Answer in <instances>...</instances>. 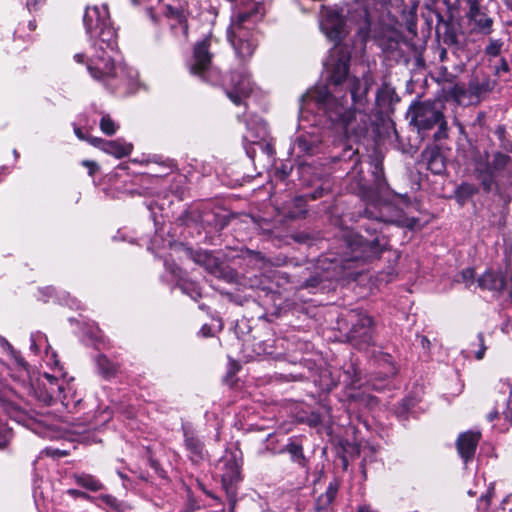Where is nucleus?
<instances>
[{
	"label": "nucleus",
	"mask_w": 512,
	"mask_h": 512,
	"mask_svg": "<svg viewBox=\"0 0 512 512\" xmlns=\"http://www.w3.org/2000/svg\"><path fill=\"white\" fill-rule=\"evenodd\" d=\"M350 55L334 48L324 63L327 80L309 89L300 100L299 117L355 140L365 136L371 124L367 111L370 89L367 77L348 76Z\"/></svg>",
	"instance_id": "f257e3e1"
},
{
	"label": "nucleus",
	"mask_w": 512,
	"mask_h": 512,
	"mask_svg": "<svg viewBox=\"0 0 512 512\" xmlns=\"http://www.w3.org/2000/svg\"><path fill=\"white\" fill-rule=\"evenodd\" d=\"M83 23L94 49L86 63L91 77L112 92L122 88L124 93L132 92L137 73L125 63L116 64L113 56L117 52L116 31L111 25L107 6L87 7Z\"/></svg>",
	"instance_id": "f03ea898"
},
{
	"label": "nucleus",
	"mask_w": 512,
	"mask_h": 512,
	"mask_svg": "<svg viewBox=\"0 0 512 512\" xmlns=\"http://www.w3.org/2000/svg\"><path fill=\"white\" fill-rule=\"evenodd\" d=\"M32 389L35 397L45 405H53L57 402H60L66 408L70 405L71 389L56 376L44 373Z\"/></svg>",
	"instance_id": "7ed1b4c3"
},
{
	"label": "nucleus",
	"mask_w": 512,
	"mask_h": 512,
	"mask_svg": "<svg viewBox=\"0 0 512 512\" xmlns=\"http://www.w3.org/2000/svg\"><path fill=\"white\" fill-rule=\"evenodd\" d=\"M209 47V38L197 42L187 66L192 75L198 76L205 82L216 84L220 81V72L212 65V54Z\"/></svg>",
	"instance_id": "20e7f679"
},
{
	"label": "nucleus",
	"mask_w": 512,
	"mask_h": 512,
	"mask_svg": "<svg viewBox=\"0 0 512 512\" xmlns=\"http://www.w3.org/2000/svg\"><path fill=\"white\" fill-rule=\"evenodd\" d=\"M242 451L238 447L226 448L219 459L218 469L221 472L222 486L229 497L236 496V485L242 480Z\"/></svg>",
	"instance_id": "39448f33"
},
{
	"label": "nucleus",
	"mask_w": 512,
	"mask_h": 512,
	"mask_svg": "<svg viewBox=\"0 0 512 512\" xmlns=\"http://www.w3.org/2000/svg\"><path fill=\"white\" fill-rule=\"evenodd\" d=\"M441 101L418 102V128L430 129L434 125L438 130L434 133V139L440 141L448 136L447 122L441 112Z\"/></svg>",
	"instance_id": "423d86ee"
},
{
	"label": "nucleus",
	"mask_w": 512,
	"mask_h": 512,
	"mask_svg": "<svg viewBox=\"0 0 512 512\" xmlns=\"http://www.w3.org/2000/svg\"><path fill=\"white\" fill-rule=\"evenodd\" d=\"M181 432L183 448L187 459L194 465H199L209 459V452L199 431L191 422H182Z\"/></svg>",
	"instance_id": "0eeeda50"
},
{
	"label": "nucleus",
	"mask_w": 512,
	"mask_h": 512,
	"mask_svg": "<svg viewBox=\"0 0 512 512\" xmlns=\"http://www.w3.org/2000/svg\"><path fill=\"white\" fill-rule=\"evenodd\" d=\"M427 9V13H422V18L424 19L428 29H431L433 22L436 21L435 30L437 37L442 39L448 46L458 47L460 44L459 25L451 21L443 20L441 14L438 11L431 9L429 6H427Z\"/></svg>",
	"instance_id": "6e6552de"
},
{
	"label": "nucleus",
	"mask_w": 512,
	"mask_h": 512,
	"mask_svg": "<svg viewBox=\"0 0 512 512\" xmlns=\"http://www.w3.org/2000/svg\"><path fill=\"white\" fill-rule=\"evenodd\" d=\"M495 87V81L490 78L472 79L467 88L455 86L454 97L456 101L463 105L477 104L480 100L490 93Z\"/></svg>",
	"instance_id": "1a4fd4ad"
},
{
	"label": "nucleus",
	"mask_w": 512,
	"mask_h": 512,
	"mask_svg": "<svg viewBox=\"0 0 512 512\" xmlns=\"http://www.w3.org/2000/svg\"><path fill=\"white\" fill-rule=\"evenodd\" d=\"M253 90V82L245 67L231 71L226 84V95L235 104L240 105Z\"/></svg>",
	"instance_id": "9d476101"
},
{
	"label": "nucleus",
	"mask_w": 512,
	"mask_h": 512,
	"mask_svg": "<svg viewBox=\"0 0 512 512\" xmlns=\"http://www.w3.org/2000/svg\"><path fill=\"white\" fill-rule=\"evenodd\" d=\"M348 317L351 322L349 339L356 345L369 344L372 340V318L355 311H350Z\"/></svg>",
	"instance_id": "9b49d317"
},
{
	"label": "nucleus",
	"mask_w": 512,
	"mask_h": 512,
	"mask_svg": "<svg viewBox=\"0 0 512 512\" xmlns=\"http://www.w3.org/2000/svg\"><path fill=\"white\" fill-rule=\"evenodd\" d=\"M243 121L248 133L243 136V140L258 144L260 140L265 139L267 136V125L265 121L258 115L252 113H245L242 117H238Z\"/></svg>",
	"instance_id": "f8f14e48"
},
{
	"label": "nucleus",
	"mask_w": 512,
	"mask_h": 512,
	"mask_svg": "<svg viewBox=\"0 0 512 512\" xmlns=\"http://www.w3.org/2000/svg\"><path fill=\"white\" fill-rule=\"evenodd\" d=\"M345 21L335 10H328L321 21V29L331 41L341 40Z\"/></svg>",
	"instance_id": "ddd939ff"
},
{
	"label": "nucleus",
	"mask_w": 512,
	"mask_h": 512,
	"mask_svg": "<svg viewBox=\"0 0 512 512\" xmlns=\"http://www.w3.org/2000/svg\"><path fill=\"white\" fill-rule=\"evenodd\" d=\"M89 143L107 154L113 155L116 158L128 156L133 149L132 144L126 143L120 139L117 140H104L99 137H92Z\"/></svg>",
	"instance_id": "4468645a"
},
{
	"label": "nucleus",
	"mask_w": 512,
	"mask_h": 512,
	"mask_svg": "<svg viewBox=\"0 0 512 512\" xmlns=\"http://www.w3.org/2000/svg\"><path fill=\"white\" fill-rule=\"evenodd\" d=\"M481 434L479 432H464L460 434L456 441L459 455L465 462L474 457Z\"/></svg>",
	"instance_id": "2eb2a0df"
},
{
	"label": "nucleus",
	"mask_w": 512,
	"mask_h": 512,
	"mask_svg": "<svg viewBox=\"0 0 512 512\" xmlns=\"http://www.w3.org/2000/svg\"><path fill=\"white\" fill-rule=\"evenodd\" d=\"M339 484L336 481H332L326 488V491L318 496L315 502V512H330L332 509V503L338 493Z\"/></svg>",
	"instance_id": "dca6fc26"
},
{
	"label": "nucleus",
	"mask_w": 512,
	"mask_h": 512,
	"mask_svg": "<svg viewBox=\"0 0 512 512\" xmlns=\"http://www.w3.org/2000/svg\"><path fill=\"white\" fill-rule=\"evenodd\" d=\"M379 245V240L377 238L372 241L360 242L359 244H357L356 248H352L351 255L345 256L342 259L344 267H349V262L357 261L360 258H363V253L366 252L367 248H369L371 254L377 255L381 251Z\"/></svg>",
	"instance_id": "f3484780"
},
{
	"label": "nucleus",
	"mask_w": 512,
	"mask_h": 512,
	"mask_svg": "<svg viewBox=\"0 0 512 512\" xmlns=\"http://www.w3.org/2000/svg\"><path fill=\"white\" fill-rule=\"evenodd\" d=\"M280 452H287L293 463L303 469H309V460L304 455L303 446L293 438L289 439V442L281 449Z\"/></svg>",
	"instance_id": "a211bd4d"
},
{
	"label": "nucleus",
	"mask_w": 512,
	"mask_h": 512,
	"mask_svg": "<svg viewBox=\"0 0 512 512\" xmlns=\"http://www.w3.org/2000/svg\"><path fill=\"white\" fill-rule=\"evenodd\" d=\"M320 142L317 136L301 134L294 141L293 150H297L302 154L312 155L317 152Z\"/></svg>",
	"instance_id": "6ab92c4d"
},
{
	"label": "nucleus",
	"mask_w": 512,
	"mask_h": 512,
	"mask_svg": "<svg viewBox=\"0 0 512 512\" xmlns=\"http://www.w3.org/2000/svg\"><path fill=\"white\" fill-rule=\"evenodd\" d=\"M478 285L482 289L502 292L505 288V279L500 274L487 271L478 279Z\"/></svg>",
	"instance_id": "aec40b11"
},
{
	"label": "nucleus",
	"mask_w": 512,
	"mask_h": 512,
	"mask_svg": "<svg viewBox=\"0 0 512 512\" xmlns=\"http://www.w3.org/2000/svg\"><path fill=\"white\" fill-rule=\"evenodd\" d=\"M399 101L394 88L384 84L377 92L376 104L382 111H388Z\"/></svg>",
	"instance_id": "412c9836"
},
{
	"label": "nucleus",
	"mask_w": 512,
	"mask_h": 512,
	"mask_svg": "<svg viewBox=\"0 0 512 512\" xmlns=\"http://www.w3.org/2000/svg\"><path fill=\"white\" fill-rule=\"evenodd\" d=\"M13 358L15 360V364L17 368L19 369L17 375H13L12 377L15 379V381L19 382L21 385L26 386L28 385L29 380V371H28V364L25 361V359L20 355V353L16 351H12Z\"/></svg>",
	"instance_id": "4be33fe9"
},
{
	"label": "nucleus",
	"mask_w": 512,
	"mask_h": 512,
	"mask_svg": "<svg viewBox=\"0 0 512 512\" xmlns=\"http://www.w3.org/2000/svg\"><path fill=\"white\" fill-rule=\"evenodd\" d=\"M477 178L481 181L486 192L491 191L494 184L495 172L488 168L485 164L476 167Z\"/></svg>",
	"instance_id": "5701e85b"
},
{
	"label": "nucleus",
	"mask_w": 512,
	"mask_h": 512,
	"mask_svg": "<svg viewBox=\"0 0 512 512\" xmlns=\"http://www.w3.org/2000/svg\"><path fill=\"white\" fill-rule=\"evenodd\" d=\"M75 481L79 486L93 492L99 491L103 488V484L94 476L89 474L77 475L75 476Z\"/></svg>",
	"instance_id": "b1692460"
},
{
	"label": "nucleus",
	"mask_w": 512,
	"mask_h": 512,
	"mask_svg": "<svg viewBox=\"0 0 512 512\" xmlns=\"http://www.w3.org/2000/svg\"><path fill=\"white\" fill-rule=\"evenodd\" d=\"M424 160H427V168L435 174H440L444 168L443 160L441 155L436 152H424L422 153Z\"/></svg>",
	"instance_id": "393cba45"
},
{
	"label": "nucleus",
	"mask_w": 512,
	"mask_h": 512,
	"mask_svg": "<svg viewBox=\"0 0 512 512\" xmlns=\"http://www.w3.org/2000/svg\"><path fill=\"white\" fill-rule=\"evenodd\" d=\"M511 158L503 154L501 152H496L493 155V159L490 163L485 164L488 168H490L495 173L504 170L508 164L510 163Z\"/></svg>",
	"instance_id": "a878e982"
},
{
	"label": "nucleus",
	"mask_w": 512,
	"mask_h": 512,
	"mask_svg": "<svg viewBox=\"0 0 512 512\" xmlns=\"http://www.w3.org/2000/svg\"><path fill=\"white\" fill-rule=\"evenodd\" d=\"M96 364H97L99 372L105 377H109L116 372V366L114 365V363H112L104 355L97 356Z\"/></svg>",
	"instance_id": "bb28decb"
},
{
	"label": "nucleus",
	"mask_w": 512,
	"mask_h": 512,
	"mask_svg": "<svg viewBox=\"0 0 512 512\" xmlns=\"http://www.w3.org/2000/svg\"><path fill=\"white\" fill-rule=\"evenodd\" d=\"M472 22L478 28V30L487 35L492 31L493 19L487 16L485 13H481V16H478Z\"/></svg>",
	"instance_id": "cd10ccee"
},
{
	"label": "nucleus",
	"mask_w": 512,
	"mask_h": 512,
	"mask_svg": "<svg viewBox=\"0 0 512 512\" xmlns=\"http://www.w3.org/2000/svg\"><path fill=\"white\" fill-rule=\"evenodd\" d=\"M119 128V125L108 114H104L100 120L101 131L108 135H114Z\"/></svg>",
	"instance_id": "c85d7f7f"
},
{
	"label": "nucleus",
	"mask_w": 512,
	"mask_h": 512,
	"mask_svg": "<svg viewBox=\"0 0 512 512\" xmlns=\"http://www.w3.org/2000/svg\"><path fill=\"white\" fill-rule=\"evenodd\" d=\"M319 385L322 390L330 391L337 385V380L331 376L329 370L325 369L321 372Z\"/></svg>",
	"instance_id": "c756f323"
},
{
	"label": "nucleus",
	"mask_w": 512,
	"mask_h": 512,
	"mask_svg": "<svg viewBox=\"0 0 512 512\" xmlns=\"http://www.w3.org/2000/svg\"><path fill=\"white\" fill-rule=\"evenodd\" d=\"M179 286L182 292L190 296L192 299L197 300L201 297L200 289L196 283L191 281H182Z\"/></svg>",
	"instance_id": "7c9ffc66"
},
{
	"label": "nucleus",
	"mask_w": 512,
	"mask_h": 512,
	"mask_svg": "<svg viewBox=\"0 0 512 512\" xmlns=\"http://www.w3.org/2000/svg\"><path fill=\"white\" fill-rule=\"evenodd\" d=\"M30 340H31L30 349L35 354H37L40 351V348L43 345V343L47 342L46 336L41 332L32 333Z\"/></svg>",
	"instance_id": "2f4dec72"
},
{
	"label": "nucleus",
	"mask_w": 512,
	"mask_h": 512,
	"mask_svg": "<svg viewBox=\"0 0 512 512\" xmlns=\"http://www.w3.org/2000/svg\"><path fill=\"white\" fill-rule=\"evenodd\" d=\"M469 8L468 12L466 13V17L472 21L478 16H481V13H483L480 10V2L479 0H468L465 2Z\"/></svg>",
	"instance_id": "473e14b6"
},
{
	"label": "nucleus",
	"mask_w": 512,
	"mask_h": 512,
	"mask_svg": "<svg viewBox=\"0 0 512 512\" xmlns=\"http://www.w3.org/2000/svg\"><path fill=\"white\" fill-rule=\"evenodd\" d=\"M294 205L297 207V211H290L287 216L291 219L303 216L306 213L305 200L303 197H297L293 200Z\"/></svg>",
	"instance_id": "72a5a7b5"
},
{
	"label": "nucleus",
	"mask_w": 512,
	"mask_h": 512,
	"mask_svg": "<svg viewBox=\"0 0 512 512\" xmlns=\"http://www.w3.org/2000/svg\"><path fill=\"white\" fill-rule=\"evenodd\" d=\"M168 15L170 17L174 18L175 20H177L178 23L181 24L183 29L186 31V29H187V25L185 24L186 18H185L184 12L182 10L173 8V7H169Z\"/></svg>",
	"instance_id": "f704fd0d"
},
{
	"label": "nucleus",
	"mask_w": 512,
	"mask_h": 512,
	"mask_svg": "<svg viewBox=\"0 0 512 512\" xmlns=\"http://www.w3.org/2000/svg\"><path fill=\"white\" fill-rule=\"evenodd\" d=\"M338 159L343 161H351L354 163V165H356L359 161L357 152L350 146H347L344 149L343 154Z\"/></svg>",
	"instance_id": "c9c22d12"
},
{
	"label": "nucleus",
	"mask_w": 512,
	"mask_h": 512,
	"mask_svg": "<svg viewBox=\"0 0 512 512\" xmlns=\"http://www.w3.org/2000/svg\"><path fill=\"white\" fill-rule=\"evenodd\" d=\"M458 194L463 197H471L477 192V188L469 183H463L458 187Z\"/></svg>",
	"instance_id": "e433bc0d"
},
{
	"label": "nucleus",
	"mask_w": 512,
	"mask_h": 512,
	"mask_svg": "<svg viewBox=\"0 0 512 512\" xmlns=\"http://www.w3.org/2000/svg\"><path fill=\"white\" fill-rule=\"evenodd\" d=\"M501 50V43L498 40H491L490 44L486 47L485 52L490 56H497Z\"/></svg>",
	"instance_id": "4c0bfd02"
},
{
	"label": "nucleus",
	"mask_w": 512,
	"mask_h": 512,
	"mask_svg": "<svg viewBox=\"0 0 512 512\" xmlns=\"http://www.w3.org/2000/svg\"><path fill=\"white\" fill-rule=\"evenodd\" d=\"M477 338L479 341V350L475 352V357L477 360H481L485 355L487 347L485 346L484 335L482 332L478 333Z\"/></svg>",
	"instance_id": "58836bf2"
},
{
	"label": "nucleus",
	"mask_w": 512,
	"mask_h": 512,
	"mask_svg": "<svg viewBox=\"0 0 512 512\" xmlns=\"http://www.w3.org/2000/svg\"><path fill=\"white\" fill-rule=\"evenodd\" d=\"M99 499H101L106 505L110 506L111 508L119 509L120 507L119 501L112 495L103 494L100 495Z\"/></svg>",
	"instance_id": "ea45409f"
},
{
	"label": "nucleus",
	"mask_w": 512,
	"mask_h": 512,
	"mask_svg": "<svg viewBox=\"0 0 512 512\" xmlns=\"http://www.w3.org/2000/svg\"><path fill=\"white\" fill-rule=\"evenodd\" d=\"M460 277L461 281L464 282L467 287H469L470 284L473 283L474 270L471 268H466L461 272Z\"/></svg>",
	"instance_id": "a19ab883"
},
{
	"label": "nucleus",
	"mask_w": 512,
	"mask_h": 512,
	"mask_svg": "<svg viewBox=\"0 0 512 512\" xmlns=\"http://www.w3.org/2000/svg\"><path fill=\"white\" fill-rule=\"evenodd\" d=\"M390 208V205L389 204H383L381 210H380V214L378 216H375V219L377 220H380V221H385V222H400L399 219H392V218H386L385 215H384V212L383 210L384 209H389Z\"/></svg>",
	"instance_id": "79ce46f5"
},
{
	"label": "nucleus",
	"mask_w": 512,
	"mask_h": 512,
	"mask_svg": "<svg viewBox=\"0 0 512 512\" xmlns=\"http://www.w3.org/2000/svg\"><path fill=\"white\" fill-rule=\"evenodd\" d=\"M67 494L74 497V498H83V499H90V495L86 492L77 490V489H68Z\"/></svg>",
	"instance_id": "37998d69"
},
{
	"label": "nucleus",
	"mask_w": 512,
	"mask_h": 512,
	"mask_svg": "<svg viewBox=\"0 0 512 512\" xmlns=\"http://www.w3.org/2000/svg\"><path fill=\"white\" fill-rule=\"evenodd\" d=\"M408 115L410 118V124L416 125V99H414L411 102V104L409 106V110H408Z\"/></svg>",
	"instance_id": "c03bdc74"
},
{
	"label": "nucleus",
	"mask_w": 512,
	"mask_h": 512,
	"mask_svg": "<svg viewBox=\"0 0 512 512\" xmlns=\"http://www.w3.org/2000/svg\"><path fill=\"white\" fill-rule=\"evenodd\" d=\"M82 165L88 168V172L90 176H93L95 172L98 170V165L90 160H83Z\"/></svg>",
	"instance_id": "a18cd8bd"
},
{
	"label": "nucleus",
	"mask_w": 512,
	"mask_h": 512,
	"mask_svg": "<svg viewBox=\"0 0 512 512\" xmlns=\"http://www.w3.org/2000/svg\"><path fill=\"white\" fill-rule=\"evenodd\" d=\"M405 6L404 11L408 10L409 14L413 15L416 11V2L413 0H401Z\"/></svg>",
	"instance_id": "49530a36"
},
{
	"label": "nucleus",
	"mask_w": 512,
	"mask_h": 512,
	"mask_svg": "<svg viewBox=\"0 0 512 512\" xmlns=\"http://www.w3.org/2000/svg\"><path fill=\"white\" fill-rule=\"evenodd\" d=\"M247 254L251 260H255L257 262H263L265 260V257L262 255V253L258 251L248 250Z\"/></svg>",
	"instance_id": "de8ad7c7"
},
{
	"label": "nucleus",
	"mask_w": 512,
	"mask_h": 512,
	"mask_svg": "<svg viewBox=\"0 0 512 512\" xmlns=\"http://www.w3.org/2000/svg\"><path fill=\"white\" fill-rule=\"evenodd\" d=\"M45 0H27L26 6L29 11H35L39 5H42Z\"/></svg>",
	"instance_id": "09e8293b"
},
{
	"label": "nucleus",
	"mask_w": 512,
	"mask_h": 512,
	"mask_svg": "<svg viewBox=\"0 0 512 512\" xmlns=\"http://www.w3.org/2000/svg\"><path fill=\"white\" fill-rule=\"evenodd\" d=\"M74 133L80 140H87L89 142V140L92 138V137L86 138L82 129L77 126H74Z\"/></svg>",
	"instance_id": "8fccbe9b"
},
{
	"label": "nucleus",
	"mask_w": 512,
	"mask_h": 512,
	"mask_svg": "<svg viewBox=\"0 0 512 512\" xmlns=\"http://www.w3.org/2000/svg\"><path fill=\"white\" fill-rule=\"evenodd\" d=\"M496 135L500 139L501 143L505 141V128L503 126H499L496 129Z\"/></svg>",
	"instance_id": "3c124183"
},
{
	"label": "nucleus",
	"mask_w": 512,
	"mask_h": 512,
	"mask_svg": "<svg viewBox=\"0 0 512 512\" xmlns=\"http://www.w3.org/2000/svg\"><path fill=\"white\" fill-rule=\"evenodd\" d=\"M500 71H503V72H508V71H509V65H508V62H507L505 59H502V60H501V64H500V66L497 68V72H500Z\"/></svg>",
	"instance_id": "603ef678"
},
{
	"label": "nucleus",
	"mask_w": 512,
	"mask_h": 512,
	"mask_svg": "<svg viewBox=\"0 0 512 512\" xmlns=\"http://www.w3.org/2000/svg\"><path fill=\"white\" fill-rule=\"evenodd\" d=\"M421 345H422L423 349L429 350L431 343H430L429 339L424 336L421 339Z\"/></svg>",
	"instance_id": "864d4df0"
},
{
	"label": "nucleus",
	"mask_w": 512,
	"mask_h": 512,
	"mask_svg": "<svg viewBox=\"0 0 512 512\" xmlns=\"http://www.w3.org/2000/svg\"><path fill=\"white\" fill-rule=\"evenodd\" d=\"M85 54L83 53H77L74 55V60L77 62V63H84L85 62Z\"/></svg>",
	"instance_id": "5fc2aeb1"
},
{
	"label": "nucleus",
	"mask_w": 512,
	"mask_h": 512,
	"mask_svg": "<svg viewBox=\"0 0 512 512\" xmlns=\"http://www.w3.org/2000/svg\"><path fill=\"white\" fill-rule=\"evenodd\" d=\"M501 145H502V147H503L505 150H507V151H509V152H512V143H511V142H508V141H506V140H505L504 142H502V144H501Z\"/></svg>",
	"instance_id": "6e6d98bb"
},
{
	"label": "nucleus",
	"mask_w": 512,
	"mask_h": 512,
	"mask_svg": "<svg viewBox=\"0 0 512 512\" xmlns=\"http://www.w3.org/2000/svg\"><path fill=\"white\" fill-rule=\"evenodd\" d=\"M357 512H373L371 507L368 505L360 506L357 510Z\"/></svg>",
	"instance_id": "4d7b16f0"
},
{
	"label": "nucleus",
	"mask_w": 512,
	"mask_h": 512,
	"mask_svg": "<svg viewBox=\"0 0 512 512\" xmlns=\"http://www.w3.org/2000/svg\"><path fill=\"white\" fill-rule=\"evenodd\" d=\"M210 327L207 326V325H204L202 328H201V333L203 336H208L210 335Z\"/></svg>",
	"instance_id": "13d9d810"
},
{
	"label": "nucleus",
	"mask_w": 512,
	"mask_h": 512,
	"mask_svg": "<svg viewBox=\"0 0 512 512\" xmlns=\"http://www.w3.org/2000/svg\"><path fill=\"white\" fill-rule=\"evenodd\" d=\"M497 417H498V411H496V410H494V411H492V412H490V413L488 414V419H489L490 421H493V420H494V419H496Z\"/></svg>",
	"instance_id": "bf43d9fd"
},
{
	"label": "nucleus",
	"mask_w": 512,
	"mask_h": 512,
	"mask_svg": "<svg viewBox=\"0 0 512 512\" xmlns=\"http://www.w3.org/2000/svg\"><path fill=\"white\" fill-rule=\"evenodd\" d=\"M7 442V438H6V435H2L0 437V448L3 447Z\"/></svg>",
	"instance_id": "052dcab7"
},
{
	"label": "nucleus",
	"mask_w": 512,
	"mask_h": 512,
	"mask_svg": "<svg viewBox=\"0 0 512 512\" xmlns=\"http://www.w3.org/2000/svg\"><path fill=\"white\" fill-rule=\"evenodd\" d=\"M417 63H418V69H419L421 66H424V63H423L422 59H421L419 56H418Z\"/></svg>",
	"instance_id": "680f3d73"
},
{
	"label": "nucleus",
	"mask_w": 512,
	"mask_h": 512,
	"mask_svg": "<svg viewBox=\"0 0 512 512\" xmlns=\"http://www.w3.org/2000/svg\"><path fill=\"white\" fill-rule=\"evenodd\" d=\"M321 196V192H318L316 191L313 195H312V199H316L317 197Z\"/></svg>",
	"instance_id": "e2e57ef3"
},
{
	"label": "nucleus",
	"mask_w": 512,
	"mask_h": 512,
	"mask_svg": "<svg viewBox=\"0 0 512 512\" xmlns=\"http://www.w3.org/2000/svg\"><path fill=\"white\" fill-rule=\"evenodd\" d=\"M510 281H511V288H510V291H509V297L511 298L512 300V275L510 277Z\"/></svg>",
	"instance_id": "0e129e2a"
},
{
	"label": "nucleus",
	"mask_w": 512,
	"mask_h": 512,
	"mask_svg": "<svg viewBox=\"0 0 512 512\" xmlns=\"http://www.w3.org/2000/svg\"><path fill=\"white\" fill-rule=\"evenodd\" d=\"M13 155H14L15 159L19 158V153L16 149L13 150Z\"/></svg>",
	"instance_id": "69168bd1"
},
{
	"label": "nucleus",
	"mask_w": 512,
	"mask_h": 512,
	"mask_svg": "<svg viewBox=\"0 0 512 512\" xmlns=\"http://www.w3.org/2000/svg\"><path fill=\"white\" fill-rule=\"evenodd\" d=\"M445 56H446V51L442 50L441 54H440V58L443 60Z\"/></svg>",
	"instance_id": "338daca9"
},
{
	"label": "nucleus",
	"mask_w": 512,
	"mask_h": 512,
	"mask_svg": "<svg viewBox=\"0 0 512 512\" xmlns=\"http://www.w3.org/2000/svg\"><path fill=\"white\" fill-rule=\"evenodd\" d=\"M490 497H491V493L488 492V494L486 496H483L482 498H485L487 501H489Z\"/></svg>",
	"instance_id": "774afa93"
}]
</instances>
